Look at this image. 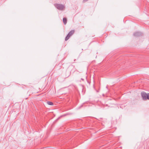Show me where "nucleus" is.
<instances>
[{"label": "nucleus", "mask_w": 149, "mask_h": 149, "mask_svg": "<svg viewBox=\"0 0 149 149\" xmlns=\"http://www.w3.org/2000/svg\"><path fill=\"white\" fill-rule=\"evenodd\" d=\"M143 35V34L140 32H136L134 33L133 35L135 37H139Z\"/></svg>", "instance_id": "4"}, {"label": "nucleus", "mask_w": 149, "mask_h": 149, "mask_svg": "<svg viewBox=\"0 0 149 149\" xmlns=\"http://www.w3.org/2000/svg\"><path fill=\"white\" fill-rule=\"evenodd\" d=\"M88 0H83V3H84V2H86V1H87Z\"/></svg>", "instance_id": "10"}, {"label": "nucleus", "mask_w": 149, "mask_h": 149, "mask_svg": "<svg viewBox=\"0 0 149 149\" xmlns=\"http://www.w3.org/2000/svg\"><path fill=\"white\" fill-rule=\"evenodd\" d=\"M68 70L70 71V74L71 73L73 74L75 71L76 68L74 66L70 65L69 67Z\"/></svg>", "instance_id": "2"}, {"label": "nucleus", "mask_w": 149, "mask_h": 149, "mask_svg": "<svg viewBox=\"0 0 149 149\" xmlns=\"http://www.w3.org/2000/svg\"><path fill=\"white\" fill-rule=\"evenodd\" d=\"M47 103L48 105H53L54 104L53 103V102L50 101L47 102Z\"/></svg>", "instance_id": "7"}, {"label": "nucleus", "mask_w": 149, "mask_h": 149, "mask_svg": "<svg viewBox=\"0 0 149 149\" xmlns=\"http://www.w3.org/2000/svg\"><path fill=\"white\" fill-rule=\"evenodd\" d=\"M54 6L58 9L61 10H63L65 8L64 6L60 4L55 3L54 4Z\"/></svg>", "instance_id": "1"}, {"label": "nucleus", "mask_w": 149, "mask_h": 149, "mask_svg": "<svg viewBox=\"0 0 149 149\" xmlns=\"http://www.w3.org/2000/svg\"><path fill=\"white\" fill-rule=\"evenodd\" d=\"M63 23L64 24H66L67 22V20L66 18L65 17H64L63 18Z\"/></svg>", "instance_id": "6"}, {"label": "nucleus", "mask_w": 149, "mask_h": 149, "mask_svg": "<svg viewBox=\"0 0 149 149\" xmlns=\"http://www.w3.org/2000/svg\"><path fill=\"white\" fill-rule=\"evenodd\" d=\"M141 96L142 97L143 100H147V94L145 92H143L141 93Z\"/></svg>", "instance_id": "3"}, {"label": "nucleus", "mask_w": 149, "mask_h": 149, "mask_svg": "<svg viewBox=\"0 0 149 149\" xmlns=\"http://www.w3.org/2000/svg\"><path fill=\"white\" fill-rule=\"evenodd\" d=\"M147 100H149V93H148L147 94Z\"/></svg>", "instance_id": "9"}, {"label": "nucleus", "mask_w": 149, "mask_h": 149, "mask_svg": "<svg viewBox=\"0 0 149 149\" xmlns=\"http://www.w3.org/2000/svg\"><path fill=\"white\" fill-rule=\"evenodd\" d=\"M70 37V36H69L68 34L65 38V40L66 41Z\"/></svg>", "instance_id": "8"}, {"label": "nucleus", "mask_w": 149, "mask_h": 149, "mask_svg": "<svg viewBox=\"0 0 149 149\" xmlns=\"http://www.w3.org/2000/svg\"><path fill=\"white\" fill-rule=\"evenodd\" d=\"M81 79V80H82L83 81H84V79L83 78H82Z\"/></svg>", "instance_id": "11"}, {"label": "nucleus", "mask_w": 149, "mask_h": 149, "mask_svg": "<svg viewBox=\"0 0 149 149\" xmlns=\"http://www.w3.org/2000/svg\"><path fill=\"white\" fill-rule=\"evenodd\" d=\"M74 32V30H71L70 31L68 34L69 36H72Z\"/></svg>", "instance_id": "5"}]
</instances>
